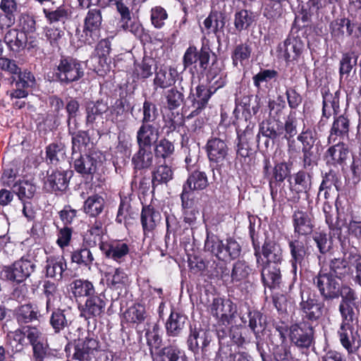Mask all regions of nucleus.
I'll return each instance as SVG.
<instances>
[{"instance_id": "f257e3e1", "label": "nucleus", "mask_w": 361, "mask_h": 361, "mask_svg": "<svg viewBox=\"0 0 361 361\" xmlns=\"http://www.w3.org/2000/svg\"><path fill=\"white\" fill-rule=\"evenodd\" d=\"M204 250L224 262L237 259L241 252V247L235 240L228 238L224 242L214 234L207 235Z\"/></svg>"}, {"instance_id": "f03ea898", "label": "nucleus", "mask_w": 361, "mask_h": 361, "mask_svg": "<svg viewBox=\"0 0 361 361\" xmlns=\"http://www.w3.org/2000/svg\"><path fill=\"white\" fill-rule=\"evenodd\" d=\"M82 62L70 56H62L54 69L56 79L62 84L68 85L84 76Z\"/></svg>"}, {"instance_id": "7ed1b4c3", "label": "nucleus", "mask_w": 361, "mask_h": 361, "mask_svg": "<svg viewBox=\"0 0 361 361\" xmlns=\"http://www.w3.org/2000/svg\"><path fill=\"white\" fill-rule=\"evenodd\" d=\"M210 314L222 326L230 325L235 317L237 306L230 299L214 298L209 307Z\"/></svg>"}, {"instance_id": "20e7f679", "label": "nucleus", "mask_w": 361, "mask_h": 361, "mask_svg": "<svg viewBox=\"0 0 361 361\" xmlns=\"http://www.w3.org/2000/svg\"><path fill=\"white\" fill-rule=\"evenodd\" d=\"M257 267L267 264H280L283 260V250L280 244L274 240H266L260 252L259 246H254Z\"/></svg>"}, {"instance_id": "39448f33", "label": "nucleus", "mask_w": 361, "mask_h": 361, "mask_svg": "<svg viewBox=\"0 0 361 361\" xmlns=\"http://www.w3.org/2000/svg\"><path fill=\"white\" fill-rule=\"evenodd\" d=\"M102 23L101 11L97 8L89 10L84 19L80 40L87 44L94 43L99 37Z\"/></svg>"}, {"instance_id": "423d86ee", "label": "nucleus", "mask_w": 361, "mask_h": 361, "mask_svg": "<svg viewBox=\"0 0 361 361\" xmlns=\"http://www.w3.org/2000/svg\"><path fill=\"white\" fill-rule=\"evenodd\" d=\"M35 267V265L30 260L22 257L9 266H4L1 275L8 281L20 283L30 276Z\"/></svg>"}, {"instance_id": "0eeeda50", "label": "nucleus", "mask_w": 361, "mask_h": 361, "mask_svg": "<svg viewBox=\"0 0 361 361\" xmlns=\"http://www.w3.org/2000/svg\"><path fill=\"white\" fill-rule=\"evenodd\" d=\"M314 284L324 300L338 298L341 295L340 283L330 273H324L321 270L314 277Z\"/></svg>"}, {"instance_id": "6e6552de", "label": "nucleus", "mask_w": 361, "mask_h": 361, "mask_svg": "<svg viewBox=\"0 0 361 361\" xmlns=\"http://www.w3.org/2000/svg\"><path fill=\"white\" fill-rule=\"evenodd\" d=\"M289 338L299 348H308L314 339V328L306 322L292 324L289 327Z\"/></svg>"}, {"instance_id": "1a4fd4ad", "label": "nucleus", "mask_w": 361, "mask_h": 361, "mask_svg": "<svg viewBox=\"0 0 361 361\" xmlns=\"http://www.w3.org/2000/svg\"><path fill=\"white\" fill-rule=\"evenodd\" d=\"M99 249L106 258L118 264L125 262L130 252L129 245L122 240L102 241L99 243Z\"/></svg>"}, {"instance_id": "9d476101", "label": "nucleus", "mask_w": 361, "mask_h": 361, "mask_svg": "<svg viewBox=\"0 0 361 361\" xmlns=\"http://www.w3.org/2000/svg\"><path fill=\"white\" fill-rule=\"evenodd\" d=\"M304 49V43L298 37L289 36L277 47L278 57L290 62L298 60Z\"/></svg>"}, {"instance_id": "9b49d317", "label": "nucleus", "mask_w": 361, "mask_h": 361, "mask_svg": "<svg viewBox=\"0 0 361 361\" xmlns=\"http://www.w3.org/2000/svg\"><path fill=\"white\" fill-rule=\"evenodd\" d=\"M116 10L121 16L119 20L120 27L126 32H129L136 37H141L144 29L139 20L131 17L130 11L126 1H118L114 4Z\"/></svg>"}, {"instance_id": "f8f14e48", "label": "nucleus", "mask_w": 361, "mask_h": 361, "mask_svg": "<svg viewBox=\"0 0 361 361\" xmlns=\"http://www.w3.org/2000/svg\"><path fill=\"white\" fill-rule=\"evenodd\" d=\"M104 295H92L87 298L84 305L79 307L80 316L85 319H94L101 317L106 307Z\"/></svg>"}, {"instance_id": "ddd939ff", "label": "nucleus", "mask_w": 361, "mask_h": 361, "mask_svg": "<svg viewBox=\"0 0 361 361\" xmlns=\"http://www.w3.org/2000/svg\"><path fill=\"white\" fill-rule=\"evenodd\" d=\"M338 335L342 346L348 354L355 353L360 347V336L353 324H341Z\"/></svg>"}, {"instance_id": "4468645a", "label": "nucleus", "mask_w": 361, "mask_h": 361, "mask_svg": "<svg viewBox=\"0 0 361 361\" xmlns=\"http://www.w3.org/2000/svg\"><path fill=\"white\" fill-rule=\"evenodd\" d=\"M298 140L302 143L303 153V162L305 167L310 166L317 159V154L314 152V146L316 138L314 133L310 128L303 130L298 136Z\"/></svg>"}, {"instance_id": "2eb2a0df", "label": "nucleus", "mask_w": 361, "mask_h": 361, "mask_svg": "<svg viewBox=\"0 0 361 361\" xmlns=\"http://www.w3.org/2000/svg\"><path fill=\"white\" fill-rule=\"evenodd\" d=\"M324 305L317 300L308 298L300 303L302 322H317L323 314Z\"/></svg>"}, {"instance_id": "dca6fc26", "label": "nucleus", "mask_w": 361, "mask_h": 361, "mask_svg": "<svg viewBox=\"0 0 361 361\" xmlns=\"http://www.w3.org/2000/svg\"><path fill=\"white\" fill-rule=\"evenodd\" d=\"M161 219L160 212L152 205L143 206L140 221L145 236L152 234Z\"/></svg>"}, {"instance_id": "f3484780", "label": "nucleus", "mask_w": 361, "mask_h": 361, "mask_svg": "<svg viewBox=\"0 0 361 361\" xmlns=\"http://www.w3.org/2000/svg\"><path fill=\"white\" fill-rule=\"evenodd\" d=\"M209 58L210 54L207 49L202 48L198 51L195 46H190L183 55V63L184 68H187L199 61L200 68L205 70L208 66Z\"/></svg>"}, {"instance_id": "a211bd4d", "label": "nucleus", "mask_w": 361, "mask_h": 361, "mask_svg": "<svg viewBox=\"0 0 361 361\" xmlns=\"http://www.w3.org/2000/svg\"><path fill=\"white\" fill-rule=\"evenodd\" d=\"M228 146L226 142L217 137L209 139L206 145V151L210 161L222 164L228 154Z\"/></svg>"}, {"instance_id": "6ab92c4d", "label": "nucleus", "mask_w": 361, "mask_h": 361, "mask_svg": "<svg viewBox=\"0 0 361 361\" xmlns=\"http://www.w3.org/2000/svg\"><path fill=\"white\" fill-rule=\"evenodd\" d=\"M159 137V128L155 124H141L136 134L138 147L151 148Z\"/></svg>"}, {"instance_id": "aec40b11", "label": "nucleus", "mask_w": 361, "mask_h": 361, "mask_svg": "<svg viewBox=\"0 0 361 361\" xmlns=\"http://www.w3.org/2000/svg\"><path fill=\"white\" fill-rule=\"evenodd\" d=\"M350 126V120L346 116H335L328 137V142L329 144L335 143L338 140H343L348 137Z\"/></svg>"}, {"instance_id": "412c9836", "label": "nucleus", "mask_w": 361, "mask_h": 361, "mask_svg": "<svg viewBox=\"0 0 361 361\" xmlns=\"http://www.w3.org/2000/svg\"><path fill=\"white\" fill-rule=\"evenodd\" d=\"M294 233L298 235H307L312 232L314 225L310 215L302 210L297 209L292 215Z\"/></svg>"}, {"instance_id": "4be33fe9", "label": "nucleus", "mask_w": 361, "mask_h": 361, "mask_svg": "<svg viewBox=\"0 0 361 361\" xmlns=\"http://www.w3.org/2000/svg\"><path fill=\"white\" fill-rule=\"evenodd\" d=\"M98 348L99 342L95 338L86 337L75 345L73 358L79 361H89Z\"/></svg>"}, {"instance_id": "5701e85b", "label": "nucleus", "mask_w": 361, "mask_h": 361, "mask_svg": "<svg viewBox=\"0 0 361 361\" xmlns=\"http://www.w3.org/2000/svg\"><path fill=\"white\" fill-rule=\"evenodd\" d=\"M349 258L350 252L345 253L342 257L331 259L329 262L330 274L340 279L350 276L353 274L350 267L352 259Z\"/></svg>"}, {"instance_id": "b1692460", "label": "nucleus", "mask_w": 361, "mask_h": 361, "mask_svg": "<svg viewBox=\"0 0 361 361\" xmlns=\"http://www.w3.org/2000/svg\"><path fill=\"white\" fill-rule=\"evenodd\" d=\"M44 269L47 277L61 281L67 269V263L63 256H49L47 258Z\"/></svg>"}, {"instance_id": "393cba45", "label": "nucleus", "mask_w": 361, "mask_h": 361, "mask_svg": "<svg viewBox=\"0 0 361 361\" xmlns=\"http://www.w3.org/2000/svg\"><path fill=\"white\" fill-rule=\"evenodd\" d=\"M261 276L264 285L270 289L279 288L281 283V274L279 264L261 265Z\"/></svg>"}, {"instance_id": "a878e982", "label": "nucleus", "mask_w": 361, "mask_h": 361, "mask_svg": "<svg viewBox=\"0 0 361 361\" xmlns=\"http://www.w3.org/2000/svg\"><path fill=\"white\" fill-rule=\"evenodd\" d=\"M288 247L291 256L290 263L292 272L296 274L298 264L301 265L307 254V247L305 243L299 239H291L288 240Z\"/></svg>"}, {"instance_id": "bb28decb", "label": "nucleus", "mask_w": 361, "mask_h": 361, "mask_svg": "<svg viewBox=\"0 0 361 361\" xmlns=\"http://www.w3.org/2000/svg\"><path fill=\"white\" fill-rule=\"evenodd\" d=\"M210 343L208 333L202 329H191L188 338V345L189 350L194 353H198L200 349L202 352L206 350L207 347Z\"/></svg>"}, {"instance_id": "cd10ccee", "label": "nucleus", "mask_w": 361, "mask_h": 361, "mask_svg": "<svg viewBox=\"0 0 361 361\" xmlns=\"http://www.w3.org/2000/svg\"><path fill=\"white\" fill-rule=\"evenodd\" d=\"M339 92L336 91L334 94L326 92L323 94L322 117L319 121L320 125H324L326 121L332 114L336 115L340 111L339 108Z\"/></svg>"}, {"instance_id": "c85d7f7f", "label": "nucleus", "mask_w": 361, "mask_h": 361, "mask_svg": "<svg viewBox=\"0 0 361 361\" xmlns=\"http://www.w3.org/2000/svg\"><path fill=\"white\" fill-rule=\"evenodd\" d=\"M67 172L65 171H53L44 182V188L48 192L64 191L68 184Z\"/></svg>"}, {"instance_id": "c756f323", "label": "nucleus", "mask_w": 361, "mask_h": 361, "mask_svg": "<svg viewBox=\"0 0 361 361\" xmlns=\"http://www.w3.org/2000/svg\"><path fill=\"white\" fill-rule=\"evenodd\" d=\"M213 94L214 91L211 89L207 88L203 85L197 86L195 88V93L192 94L191 96L192 107L194 109L192 114L197 115L204 109Z\"/></svg>"}, {"instance_id": "7c9ffc66", "label": "nucleus", "mask_w": 361, "mask_h": 361, "mask_svg": "<svg viewBox=\"0 0 361 361\" xmlns=\"http://www.w3.org/2000/svg\"><path fill=\"white\" fill-rule=\"evenodd\" d=\"M43 13L47 22L54 23L57 22L65 23L72 16V9L68 4H62L56 9L43 8Z\"/></svg>"}, {"instance_id": "2f4dec72", "label": "nucleus", "mask_w": 361, "mask_h": 361, "mask_svg": "<svg viewBox=\"0 0 361 361\" xmlns=\"http://www.w3.org/2000/svg\"><path fill=\"white\" fill-rule=\"evenodd\" d=\"M312 185L311 176L304 171L295 173L290 180L291 191L296 194L307 193Z\"/></svg>"}, {"instance_id": "473e14b6", "label": "nucleus", "mask_w": 361, "mask_h": 361, "mask_svg": "<svg viewBox=\"0 0 361 361\" xmlns=\"http://www.w3.org/2000/svg\"><path fill=\"white\" fill-rule=\"evenodd\" d=\"M105 207L104 199L94 194L89 196L84 202L83 212L90 217L97 218L103 212Z\"/></svg>"}, {"instance_id": "72a5a7b5", "label": "nucleus", "mask_w": 361, "mask_h": 361, "mask_svg": "<svg viewBox=\"0 0 361 361\" xmlns=\"http://www.w3.org/2000/svg\"><path fill=\"white\" fill-rule=\"evenodd\" d=\"M177 72L174 68L159 69L154 79V88L166 89L173 85L176 81Z\"/></svg>"}, {"instance_id": "f704fd0d", "label": "nucleus", "mask_w": 361, "mask_h": 361, "mask_svg": "<svg viewBox=\"0 0 361 361\" xmlns=\"http://www.w3.org/2000/svg\"><path fill=\"white\" fill-rule=\"evenodd\" d=\"M154 160L151 148L139 147L138 151L133 156L132 164L135 169H145L149 168Z\"/></svg>"}, {"instance_id": "c9c22d12", "label": "nucleus", "mask_w": 361, "mask_h": 361, "mask_svg": "<svg viewBox=\"0 0 361 361\" xmlns=\"http://www.w3.org/2000/svg\"><path fill=\"white\" fill-rule=\"evenodd\" d=\"M106 283L109 288L113 290L121 288L128 281V276L120 267L104 272Z\"/></svg>"}, {"instance_id": "e433bc0d", "label": "nucleus", "mask_w": 361, "mask_h": 361, "mask_svg": "<svg viewBox=\"0 0 361 361\" xmlns=\"http://www.w3.org/2000/svg\"><path fill=\"white\" fill-rule=\"evenodd\" d=\"M187 317L183 314L171 311L166 323L167 334L171 336H178L185 326Z\"/></svg>"}, {"instance_id": "4c0bfd02", "label": "nucleus", "mask_w": 361, "mask_h": 361, "mask_svg": "<svg viewBox=\"0 0 361 361\" xmlns=\"http://www.w3.org/2000/svg\"><path fill=\"white\" fill-rule=\"evenodd\" d=\"M27 39L25 32H21L16 29L9 30L4 37L5 43L11 50L14 51L23 49L26 44Z\"/></svg>"}, {"instance_id": "58836bf2", "label": "nucleus", "mask_w": 361, "mask_h": 361, "mask_svg": "<svg viewBox=\"0 0 361 361\" xmlns=\"http://www.w3.org/2000/svg\"><path fill=\"white\" fill-rule=\"evenodd\" d=\"M207 185L208 179L206 173L202 171H195L188 176L183 188L191 192L195 190H203Z\"/></svg>"}, {"instance_id": "ea45409f", "label": "nucleus", "mask_w": 361, "mask_h": 361, "mask_svg": "<svg viewBox=\"0 0 361 361\" xmlns=\"http://www.w3.org/2000/svg\"><path fill=\"white\" fill-rule=\"evenodd\" d=\"M256 20L253 12L247 9H241L234 15V26L236 30L241 32L248 29Z\"/></svg>"}, {"instance_id": "a19ab883", "label": "nucleus", "mask_w": 361, "mask_h": 361, "mask_svg": "<svg viewBox=\"0 0 361 361\" xmlns=\"http://www.w3.org/2000/svg\"><path fill=\"white\" fill-rule=\"evenodd\" d=\"M0 9L4 13L6 22L1 25L11 27L16 22V16L18 12L19 6L16 0H1Z\"/></svg>"}, {"instance_id": "79ce46f5", "label": "nucleus", "mask_w": 361, "mask_h": 361, "mask_svg": "<svg viewBox=\"0 0 361 361\" xmlns=\"http://www.w3.org/2000/svg\"><path fill=\"white\" fill-rule=\"evenodd\" d=\"M97 161L90 155L80 156L74 161L75 170L81 174L89 175L96 171Z\"/></svg>"}, {"instance_id": "37998d69", "label": "nucleus", "mask_w": 361, "mask_h": 361, "mask_svg": "<svg viewBox=\"0 0 361 361\" xmlns=\"http://www.w3.org/2000/svg\"><path fill=\"white\" fill-rule=\"evenodd\" d=\"M15 316L20 324L32 322L38 318L37 308L32 304L21 305L16 309Z\"/></svg>"}, {"instance_id": "c03bdc74", "label": "nucleus", "mask_w": 361, "mask_h": 361, "mask_svg": "<svg viewBox=\"0 0 361 361\" xmlns=\"http://www.w3.org/2000/svg\"><path fill=\"white\" fill-rule=\"evenodd\" d=\"M146 318V311L144 305L136 303L128 307L123 313V319L126 322L141 324Z\"/></svg>"}, {"instance_id": "a18cd8bd", "label": "nucleus", "mask_w": 361, "mask_h": 361, "mask_svg": "<svg viewBox=\"0 0 361 361\" xmlns=\"http://www.w3.org/2000/svg\"><path fill=\"white\" fill-rule=\"evenodd\" d=\"M43 292L46 296V309L49 312L55 307L56 303L59 301L60 295L58 292L57 286L54 282L46 281L43 284Z\"/></svg>"}, {"instance_id": "49530a36", "label": "nucleus", "mask_w": 361, "mask_h": 361, "mask_svg": "<svg viewBox=\"0 0 361 361\" xmlns=\"http://www.w3.org/2000/svg\"><path fill=\"white\" fill-rule=\"evenodd\" d=\"M12 189L22 202L26 199L32 198L36 191L35 185L27 180H20L16 183Z\"/></svg>"}, {"instance_id": "de8ad7c7", "label": "nucleus", "mask_w": 361, "mask_h": 361, "mask_svg": "<svg viewBox=\"0 0 361 361\" xmlns=\"http://www.w3.org/2000/svg\"><path fill=\"white\" fill-rule=\"evenodd\" d=\"M72 292L75 297H91L95 290L93 284L87 280L77 279L72 283Z\"/></svg>"}, {"instance_id": "09e8293b", "label": "nucleus", "mask_w": 361, "mask_h": 361, "mask_svg": "<svg viewBox=\"0 0 361 361\" xmlns=\"http://www.w3.org/2000/svg\"><path fill=\"white\" fill-rule=\"evenodd\" d=\"M252 49L249 45L246 44H240L234 49L231 58L233 64L235 67H238L240 64L243 66L249 60Z\"/></svg>"}, {"instance_id": "8fccbe9b", "label": "nucleus", "mask_w": 361, "mask_h": 361, "mask_svg": "<svg viewBox=\"0 0 361 361\" xmlns=\"http://www.w3.org/2000/svg\"><path fill=\"white\" fill-rule=\"evenodd\" d=\"M279 332L281 343L273 348L274 357L276 361H290L293 357L290 350V345L287 343L283 333L280 330H279Z\"/></svg>"}, {"instance_id": "3c124183", "label": "nucleus", "mask_w": 361, "mask_h": 361, "mask_svg": "<svg viewBox=\"0 0 361 361\" xmlns=\"http://www.w3.org/2000/svg\"><path fill=\"white\" fill-rule=\"evenodd\" d=\"M71 260L74 263L87 267L90 269L94 258L90 249L87 247H81L75 250L72 253Z\"/></svg>"}, {"instance_id": "603ef678", "label": "nucleus", "mask_w": 361, "mask_h": 361, "mask_svg": "<svg viewBox=\"0 0 361 361\" xmlns=\"http://www.w3.org/2000/svg\"><path fill=\"white\" fill-rule=\"evenodd\" d=\"M175 152L174 145L166 138H162L154 146V155L164 160L170 159Z\"/></svg>"}, {"instance_id": "864d4df0", "label": "nucleus", "mask_w": 361, "mask_h": 361, "mask_svg": "<svg viewBox=\"0 0 361 361\" xmlns=\"http://www.w3.org/2000/svg\"><path fill=\"white\" fill-rule=\"evenodd\" d=\"M204 27L208 34L216 33L224 26V21L221 13L211 12L203 22Z\"/></svg>"}, {"instance_id": "5fc2aeb1", "label": "nucleus", "mask_w": 361, "mask_h": 361, "mask_svg": "<svg viewBox=\"0 0 361 361\" xmlns=\"http://www.w3.org/2000/svg\"><path fill=\"white\" fill-rule=\"evenodd\" d=\"M173 171L170 166L161 164L156 168L152 173V184L157 185L161 183H166L173 178Z\"/></svg>"}, {"instance_id": "6e6d98bb", "label": "nucleus", "mask_w": 361, "mask_h": 361, "mask_svg": "<svg viewBox=\"0 0 361 361\" xmlns=\"http://www.w3.org/2000/svg\"><path fill=\"white\" fill-rule=\"evenodd\" d=\"M337 144L331 147L327 150V156L331 158L335 163H342L345 161L349 152L348 147L341 140L337 141Z\"/></svg>"}, {"instance_id": "4d7b16f0", "label": "nucleus", "mask_w": 361, "mask_h": 361, "mask_svg": "<svg viewBox=\"0 0 361 361\" xmlns=\"http://www.w3.org/2000/svg\"><path fill=\"white\" fill-rule=\"evenodd\" d=\"M251 268L245 260H238L233 265L231 277L233 281H241L248 277Z\"/></svg>"}, {"instance_id": "13d9d810", "label": "nucleus", "mask_w": 361, "mask_h": 361, "mask_svg": "<svg viewBox=\"0 0 361 361\" xmlns=\"http://www.w3.org/2000/svg\"><path fill=\"white\" fill-rule=\"evenodd\" d=\"M50 324L56 334L61 332L66 327H68L70 322L66 317L65 311L60 309L53 311L50 318Z\"/></svg>"}, {"instance_id": "bf43d9fd", "label": "nucleus", "mask_w": 361, "mask_h": 361, "mask_svg": "<svg viewBox=\"0 0 361 361\" xmlns=\"http://www.w3.org/2000/svg\"><path fill=\"white\" fill-rule=\"evenodd\" d=\"M154 59L150 57H144L140 63L135 64L134 74L138 78L145 79L152 75Z\"/></svg>"}, {"instance_id": "052dcab7", "label": "nucleus", "mask_w": 361, "mask_h": 361, "mask_svg": "<svg viewBox=\"0 0 361 361\" xmlns=\"http://www.w3.org/2000/svg\"><path fill=\"white\" fill-rule=\"evenodd\" d=\"M107 109L106 104L102 102L89 103L87 106V122L94 123L97 117L101 116Z\"/></svg>"}, {"instance_id": "680f3d73", "label": "nucleus", "mask_w": 361, "mask_h": 361, "mask_svg": "<svg viewBox=\"0 0 361 361\" xmlns=\"http://www.w3.org/2000/svg\"><path fill=\"white\" fill-rule=\"evenodd\" d=\"M142 124H154V121L159 116L158 109L156 105L150 101L145 100L143 103Z\"/></svg>"}, {"instance_id": "e2e57ef3", "label": "nucleus", "mask_w": 361, "mask_h": 361, "mask_svg": "<svg viewBox=\"0 0 361 361\" xmlns=\"http://www.w3.org/2000/svg\"><path fill=\"white\" fill-rule=\"evenodd\" d=\"M47 157L52 164L65 159L64 146L61 143H51L47 147Z\"/></svg>"}, {"instance_id": "0e129e2a", "label": "nucleus", "mask_w": 361, "mask_h": 361, "mask_svg": "<svg viewBox=\"0 0 361 361\" xmlns=\"http://www.w3.org/2000/svg\"><path fill=\"white\" fill-rule=\"evenodd\" d=\"M166 99L167 107L170 110L178 108L184 101L183 94L176 88L169 90L164 94Z\"/></svg>"}, {"instance_id": "69168bd1", "label": "nucleus", "mask_w": 361, "mask_h": 361, "mask_svg": "<svg viewBox=\"0 0 361 361\" xmlns=\"http://www.w3.org/2000/svg\"><path fill=\"white\" fill-rule=\"evenodd\" d=\"M19 27L21 32L25 35L34 33L36 31V20L34 16L23 13L19 17Z\"/></svg>"}, {"instance_id": "338daca9", "label": "nucleus", "mask_w": 361, "mask_h": 361, "mask_svg": "<svg viewBox=\"0 0 361 361\" xmlns=\"http://www.w3.org/2000/svg\"><path fill=\"white\" fill-rule=\"evenodd\" d=\"M159 356H164L168 361H185L184 353L175 345H168L160 350Z\"/></svg>"}, {"instance_id": "774afa93", "label": "nucleus", "mask_w": 361, "mask_h": 361, "mask_svg": "<svg viewBox=\"0 0 361 361\" xmlns=\"http://www.w3.org/2000/svg\"><path fill=\"white\" fill-rule=\"evenodd\" d=\"M17 75L18 78V80H16L13 77L12 78V83H13L15 86H21L26 89L35 87L36 84L35 78L30 71L21 72L20 71V73Z\"/></svg>"}]
</instances>
